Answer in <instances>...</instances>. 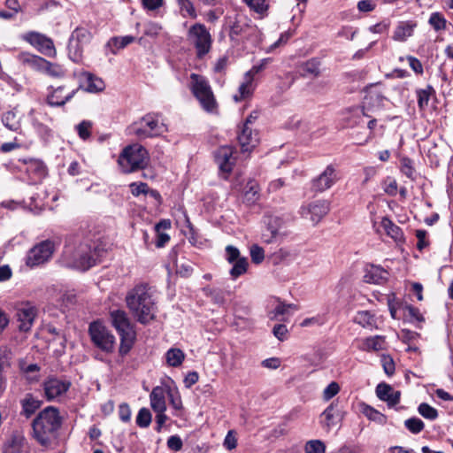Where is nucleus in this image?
<instances>
[{
	"mask_svg": "<svg viewBox=\"0 0 453 453\" xmlns=\"http://www.w3.org/2000/svg\"><path fill=\"white\" fill-rule=\"evenodd\" d=\"M418 411L423 418L429 420H434L438 417L437 410L426 403H422L418 405Z\"/></svg>",
	"mask_w": 453,
	"mask_h": 453,
	"instance_id": "nucleus-48",
	"label": "nucleus"
},
{
	"mask_svg": "<svg viewBox=\"0 0 453 453\" xmlns=\"http://www.w3.org/2000/svg\"><path fill=\"white\" fill-rule=\"evenodd\" d=\"M26 448V439L19 433L12 434L7 441L4 453H22Z\"/></svg>",
	"mask_w": 453,
	"mask_h": 453,
	"instance_id": "nucleus-30",
	"label": "nucleus"
},
{
	"mask_svg": "<svg viewBox=\"0 0 453 453\" xmlns=\"http://www.w3.org/2000/svg\"><path fill=\"white\" fill-rule=\"evenodd\" d=\"M354 322L369 330H372L377 327L374 315L368 311H358L354 318Z\"/></svg>",
	"mask_w": 453,
	"mask_h": 453,
	"instance_id": "nucleus-32",
	"label": "nucleus"
},
{
	"mask_svg": "<svg viewBox=\"0 0 453 453\" xmlns=\"http://www.w3.org/2000/svg\"><path fill=\"white\" fill-rule=\"evenodd\" d=\"M131 193L134 196H138L142 194L147 195L149 186L144 182H133L130 184Z\"/></svg>",
	"mask_w": 453,
	"mask_h": 453,
	"instance_id": "nucleus-61",
	"label": "nucleus"
},
{
	"mask_svg": "<svg viewBox=\"0 0 453 453\" xmlns=\"http://www.w3.org/2000/svg\"><path fill=\"white\" fill-rule=\"evenodd\" d=\"M20 369L22 372L25 374L26 379L29 383L38 381L40 377V367L36 364H30L27 365H23L20 366Z\"/></svg>",
	"mask_w": 453,
	"mask_h": 453,
	"instance_id": "nucleus-41",
	"label": "nucleus"
},
{
	"mask_svg": "<svg viewBox=\"0 0 453 453\" xmlns=\"http://www.w3.org/2000/svg\"><path fill=\"white\" fill-rule=\"evenodd\" d=\"M71 382L68 380L55 376L47 378L42 384L43 392L48 401L58 400L69 390Z\"/></svg>",
	"mask_w": 453,
	"mask_h": 453,
	"instance_id": "nucleus-13",
	"label": "nucleus"
},
{
	"mask_svg": "<svg viewBox=\"0 0 453 453\" xmlns=\"http://www.w3.org/2000/svg\"><path fill=\"white\" fill-rule=\"evenodd\" d=\"M338 180L336 169L329 165L317 178L312 180V188L316 192H324L332 188Z\"/></svg>",
	"mask_w": 453,
	"mask_h": 453,
	"instance_id": "nucleus-16",
	"label": "nucleus"
},
{
	"mask_svg": "<svg viewBox=\"0 0 453 453\" xmlns=\"http://www.w3.org/2000/svg\"><path fill=\"white\" fill-rule=\"evenodd\" d=\"M118 413L122 422L127 423L130 421L132 412L130 406L127 403H122L119 405Z\"/></svg>",
	"mask_w": 453,
	"mask_h": 453,
	"instance_id": "nucleus-57",
	"label": "nucleus"
},
{
	"mask_svg": "<svg viewBox=\"0 0 453 453\" xmlns=\"http://www.w3.org/2000/svg\"><path fill=\"white\" fill-rule=\"evenodd\" d=\"M16 318L19 322V330L28 332L37 317L38 310L35 304L30 302H22L17 303L15 307Z\"/></svg>",
	"mask_w": 453,
	"mask_h": 453,
	"instance_id": "nucleus-11",
	"label": "nucleus"
},
{
	"mask_svg": "<svg viewBox=\"0 0 453 453\" xmlns=\"http://www.w3.org/2000/svg\"><path fill=\"white\" fill-rule=\"evenodd\" d=\"M92 127V123L88 120H83L79 125L76 126V130L78 132L79 136L82 140H86L90 136V130Z\"/></svg>",
	"mask_w": 453,
	"mask_h": 453,
	"instance_id": "nucleus-55",
	"label": "nucleus"
},
{
	"mask_svg": "<svg viewBox=\"0 0 453 453\" xmlns=\"http://www.w3.org/2000/svg\"><path fill=\"white\" fill-rule=\"evenodd\" d=\"M433 93H434V89L430 85H427L426 88L417 90L418 106L420 111H424L427 107Z\"/></svg>",
	"mask_w": 453,
	"mask_h": 453,
	"instance_id": "nucleus-40",
	"label": "nucleus"
},
{
	"mask_svg": "<svg viewBox=\"0 0 453 453\" xmlns=\"http://www.w3.org/2000/svg\"><path fill=\"white\" fill-rule=\"evenodd\" d=\"M324 324H325L324 318L322 316L318 315L315 317L307 318V319H303L301 322L300 326L303 327L313 326H320Z\"/></svg>",
	"mask_w": 453,
	"mask_h": 453,
	"instance_id": "nucleus-62",
	"label": "nucleus"
},
{
	"mask_svg": "<svg viewBox=\"0 0 453 453\" xmlns=\"http://www.w3.org/2000/svg\"><path fill=\"white\" fill-rule=\"evenodd\" d=\"M250 257L253 263L260 264L265 258L264 250L257 245H252L250 248Z\"/></svg>",
	"mask_w": 453,
	"mask_h": 453,
	"instance_id": "nucleus-59",
	"label": "nucleus"
},
{
	"mask_svg": "<svg viewBox=\"0 0 453 453\" xmlns=\"http://www.w3.org/2000/svg\"><path fill=\"white\" fill-rule=\"evenodd\" d=\"M62 259L64 264L72 268L88 270L96 264L95 252L90 245L78 237L69 238L64 247Z\"/></svg>",
	"mask_w": 453,
	"mask_h": 453,
	"instance_id": "nucleus-3",
	"label": "nucleus"
},
{
	"mask_svg": "<svg viewBox=\"0 0 453 453\" xmlns=\"http://www.w3.org/2000/svg\"><path fill=\"white\" fill-rule=\"evenodd\" d=\"M376 395L380 400L387 402L389 407H392L399 403L401 392L395 390L388 384L380 383L376 387Z\"/></svg>",
	"mask_w": 453,
	"mask_h": 453,
	"instance_id": "nucleus-22",
	"label": "nucleus"
},
{
	"mask_svg": "<svg viewBox=\"0 0 453 453\" xmlns=\"http://www.w3.org/2000/svg\"><path fill=\"white\" fill-rule=\"evenodd\" d=\"M82 87L69 88L66 86L50 87L47 96V103L50 106H63L69 102Z\"/></svg>",
	"mask_w": 453,
	"mask_h": 453,
	"instance_id": "nucleus-15",
	"label": "nucleus"
},
{
	"mask_svg": "<svg viewBox=\"0 0 453 453\" xmlns=\"http://www.w3.org/2000/svg\"><path fill=\"white\" fill-rule=\"evenodd\" d=\"M260 188L254 180H249L243 191V202L248 205L254 204L260 198Z\"/></svg>",
	"mask_w": 453,
	"mask_h": 453,
	"instance_id": "nucleus-29",
	"label": "nucleus"
},
{
	"mask_svg": "<svg viewBox=\"0 0 453 453\" xmlns=\"http://www.w3.org/2000/svg\"><path fill=\"white\" fill-rule=\"evenodd\" d=\"M363 413L369 420L374 421L380 425H385L387 423V417L369 405L365 406Z\"/></svg>",
	"mask_w": 453,
	"mask_h": 453,
	"instance_id": "nucleus-42",
	"label": "nucleus"
},
{
	"mask_svg": "<svg viewBox=\"0 0 453 453\" xmlns=\"http://www.w3.org/2000/svg\"><path fill=\"white\" fill-rule=\"evenodd\" d=\"M365 117H370L366 112L364 107L354 108L351 109L349 112V115L345 118L348 127H354L357 126L362 125Z\"/></svg>",
	"mask_w": 453,
	"mask_h": 453,
	"instance_id": "nucleus-33",
	"label": "nucleus"
},
{
	"mask_svg": "<svg viewBox=\"0 0 453 453\" xmlns=\"http://www.w3.org/2000/svg\"><path fill=\"white\" fill-rule=\"evenodd\" d=\"M244 3L254 12L259 14L265 13L268 9L266 0H243Z\"/></svg>",
	"mask_w": 453,
	"mask_h": 453,
	"instance_id": "nucleus-53",
	"label": "nucleus"
},
{
	"mask_svg": "<svg viewBox=\"0 0 453 453\" xmlns=\"http://www.w3.org/2000/svg\"><path fill=\"white\" fill-rule=\"evenodd\" d=\"M126 303L139 323L147 325L156 319L157 301L148 284H138L130 289L126 296Z\"/></svg>",
	"mask_w": 453,
	"mask_h": 453,
	"instance_id": "nucleus-1",
	"label": "nucleus"
},
{
	"mask_svg": "<svg viewBox=\"0 0 453 453\" xmlns=\"http://www.w3.org/2000/svg\"><path fill=\"white\" fill-rule=\"evenodd\" d=\"M167 395L169 398L170 404L175 411L174 415L180 416V412L183 410L182 401L180 393L178 392V390L173 391L172 389H168Z\"/></svg>",
	"mask_w": 453,
	"mask_h": 453,
	"instance_id": "nucleus-43",
	"label": "nucleus"
},
{
	"mask_svg": "<svg viewBox=\"0 0 453 453\" xmlns=\"http://www.w3.org/2000/svg\"><path fill=\"white\" fill-rule=\"evenodd\" d=\"M250 119H247L243 124L242 129L238 135V141L242 152H250L258 143V134L250 127Z\"/></svg>",
	"mask_w": 453,
	"mask_h": 453,
	"instance_id": "nucleus-18",
	"label": "nucleus"
},
{
	"mask_svg": "<svg viewBox=\"0 0 453 453\" xmlns=\"http://www.w3.org/2000/svg\"><path fill=\"white\" fill-rule=\"evenodd\" d=\"M149 161L148 152L142 145L126 147L119 157L118 163L125 173L143 169Z\"/></svg>",
	"mask_w": 453,
	"mask_h": 453,
	"instance_id": "nucleus-6",
	"label": "nucleus"
},
{
	"mask_svg": "<svg viewBox=\"0 0 453 453\" xmlns=\"http://www.w3.org/2000/svg\"><path fill=\"white\" fill-rule=\"evenodd\" d=\"M180 12H186L183 16H188L192 19H196L197 13L193 3L190 0H176Z\"/></svg>",
	"mask_w": 453,
	"mask_h": 453,
	"instance_id": "nucleus-49",
	"label": "nucleus"
},
{
	"mask_svg": "<svg viewBox=\"0 0 453 453\" xmlns=\"http://www.w3.org/2000/svg\"><path fill=\"white\" fill-rule=\"evenodd\" d=\"M330 211V203L326 200H316L300 208V214L313 225L318 224Z\"/></svg>",
	"mask_w": 453,
	"mask_h": 453,
	"instance_id": "nucleus-12",
	"label": "nucleus"
},
{
	"mask_svg": "<svg viewBox=\"0 0 453 453\" xmlns=\"http://www.w3.org/2000/svg\"><path fill=\"white\" fill-rule=\"evenodd\" d=\"M25 40L34 46H36L44 54L50 55L55 50L51 39L37 32H29L25 35Z\"/></svg>",
	"mask_w": 453,
	"mask_h": 453,
	"instance_id": "nucleus-21",
	"label": "nucleus"
},
{
	"mask_svg": "<svg viewBox=\"0 0 453 453\" xmlns=\"http://www.w3.org/2000/svg\"><path fill=\"white\" fill-rule=\"evenodd\" d=\"M84 44L79 43L74 38H70L68 43L69 58L75 63H79L82 59Z\"/></svg>",
	"mask_w": 453,
	"mask_h": 453,
	"instance_id": "nucleus-37",
	"label": "nucleus"
},
{
	"mask_svg": "<svg viewBox=\"0 0 453 453\" xmlns=\"http://www.w3.org/2000/svg\"><path fill=\"white\" fill-rule=\"evenodd\" d=\"M134 40L135 38L132 35L115 36L107 42V46L111 49L112 54H117L118 50L124 49L128 44L134 42Z\"/></svg>",
	"mask_w": 453,
	"mask_h": 453,
	"instance_id": "nucleus-36",
	"label": "nucleus"
},
{
	"mask_svg": "<svg viewBox=\"0 0 453 453\" xmlns=\"http://www.w3.org/2000/svg\"><path fill=\"white\" fill-rule=\"evenodd\" d=\"M380 226L385 233L390 236L396 243H402L404 242V236L402 229L394 224L388 218H382Z\"/></svg>",
	"mask_w": 453,
	"mask_h": 453,
	"instance_id": "nucleus-27",
	"label": "nucleus"
},
{
	"mask_svg": "<svg viewBox=\"0 0 453 453\" xmlns=\"http://www.w3.org/2000/svg\"><path fill=\"white\" fill-rule=\"evenodd\" d=\"M385 337L375 335L365 338L358 345V349L363 351H379L385 349Z\"/></svg>",
	"mask_w": 453,
	"mask_h": 453,
	"instance_id": "nucleus-26",
	"label": "nucleus"
},
{
	"mask_svg": "<svg viewBox=\"0 0 453 453\" xmlns=\"http://www.w3.org/2000/svg\"><path fill=\"white\" fill-rule=\"evenodd\" d=\"M150 406L155 412H165V392L162 387H156L150 395Z\"/></svg>",
	"mask_w": 453,
	"mask_h": 453,
	"instance_id": "nucleus-24",
	"label": "nucleus"
},
{
	"mask_svg": "<svg viewBox=\"0 0 453 453\" xmlns=\"http://www.w3.org/2000/svg\"><path fill=\"white\" fill-rule=\"evenodd\" d=\"M56 250V243L51 240H44L31 248L26 257V265L31 268L47 263Z\"/></svg>",
	"mask_w": 453,
	"mask_h": 453,
	"instance_id": "nucleus-10",
	"label": "nucleus"
},
{
	"mask_svg": "<svg viewBox=\"0 0 453 453\" xmlns=\"http://www.w3.org/2000/svg\"><path fill=\"white\" fill-rule=\"evenodd\" d=\"M242 257L240 256L239 250L233 246V245H227L226 247V258L228 263L233 264L234 261H237V259H241Z\"/></svg>",
	"mask_w": 453,
	"mask_h": 453,
	"instance_id": "nucleus-60",
	"label": "nucleus"
},
{
	"mask_svg": "<svg viewBox=\"0 0 453 453\" xmlns=\"http://www.w3.org/2000/svg\"><path fill=\"white\" fill-rule=\"evenodd\" d=\"M12 353L7 346L0 347V373L11 366Z\"/></svg>",
	"mask_w": 453,
	"mask_h": 453,
	"instance_id": "nucleus-46",
	"label": "nucleus"
},
{
	"mask_svg": "<svg viewBox=\"0 0 453 453\" xmlns=\"http://www.w3.org/2000/svg\"><path fill=\"white\" fill-rule=\"evenodd\" d=\"M215 160L221 172L230 173L236 160L234 157V149L229 146L220 147L215 153Z\"/></svg>",
	"mask_w": 453,
	"mask_h": 453,
	"instance_id": "nucleus-19",
	"label": "nucleus"
},
{
	"mask_svg": "<svg viewBox=\"0 0 453 453\" xmlns=\"http://www.w3.org/2000/svg\"><path fill=\"white\" fill-rule=\"evenodd\" d=\"M273 335L280 342L287 339V334L288 330L287 326L283 324H278L273 326Z\"/></svg>",
	"mask_w": 453,
	"mask_h": 453,
	"instance_id": "nucleus-64",
	"label": "nucleus"
},
{
	"mask_svg": "<svg viewBox=\"0 0 453 453\" xmlns=\"http://www.w3.org/2000/svg\"><path fill=\"white\" fill-rule=\"evenodd\" d=\"M253 81H254V78L251 77L249 73H245L244 77H243V81L242 82V84L239 87L238 94H235L233 96V98L235 102H240L242 100H244L252 95V93L255 89V85H254Z\"/></svg>",
	"mask_w": 453,
	"mask_h": 453,
	"instance_id": "nucleus-28",
	"label": "nucleus"
},
{
	"mask_svg": "<svg viewBox=\"0 0 453 453\" xmlns=\"http://www.w3.org/2000/svg\"><path fill=\"white\" fill-rule=\"evenodd\" d=\"M42 402L32 394H26L20 400V414L26 418H30L41 407Z\"/></svg>",
	"mask_w": 453,
	"mask_h": 453,
	"instance_id": "nucleus-25",
	"label": "nucleus"
},
{
	"mask_svg": "<svg viewBox=\"0 0 453 453\" xmlns=\"http://www.w3.org/2000/svg\"><path fill=\"white\" fill-rule=\"evenodd\" d=\"M151 413L147 408H142L136 416V424L138 426L145 428L151 423Z\"/></svg>",
	"mask_w": 453,
	"mask_h": 453,
	"instance_id": "nucleus-52",
	"label": "nucleus"
},
{
	"mask_svg": "<svg viewBox=\"0 0 453 453\" xmlns=\"http://www.w3.org/2000/svg\"><path fill=\"white\" fill-rule=\"evenodd\" d=\"M167 447L173 451H179L182 449L183 442L179 435H172L167 440Z\"/></svg>",
	"mask_w": 453,
	"mask_h": 453,
	"instance_id": "nucleus-63",
	"label": "nucleus"
},
{
	"mask_svg": "<svg viewBox=\"0 0 453 453\" xmlns=\"http://www.w3.org/2000/svg\"><path fill=\"white\" fill-rule=\"evenodd\" d=\"M189 88L205 111L210 113L216 111L218 104L211 85L205 77L197 73H191Z\"/></svg>",
	"mask_w": 453,
	"mask_h": 453,
	"instance_id": "nucleus-5",
	"label": "nucleus"
},
{
	"mask_svg": "<svg viewBox=\"0 0 453 453\" xmlns=\"http://www.w3.org/2000/svg\"><path fill=\"white\" fill-rule=\"evenodd\" d=\"M185 353L179 348L169 349L165 355L166 364L171 367H179L182 365L185 359Z\"/></svg>",
	"mask_w": 453,
	"mask_h": 453,
	"instance_id": "nucleus-35",
	"label": "nucleus"
},
{
	"mask_svg": "<svg viewBox=\"0 0 453 453\" xmlns=\"http://www.w3.org/2000/svg\"><path fill=\"white\" fill-rule=\"evenodd\" d=\"M166 131L161 116L157 113H148L131 126V132L140 139L158 136Z\"/></svg>",
	"mask_w": 453,
	"mask_h": 453,
	"instance_id": "nucleus-7",
	"label": "nucleus"
},
{
	"mask_svg": "<svg viewBox=\"0 0 453 453\" xmlns=\"http://www.w3.org/2000/svg\"><path fill=\"white\" fill-rule=\"evenodd\" d=\"M415 27L416 25L412 23H401L395 30L394 39L401 42L405 41L412 35Z\"/></svg>",
	"mask_w": 453,
	"mask_h": 453,
	"instance_id": "nucleus-38",
	"label": "nucleus"
},
{
	"mask_svg": "<svg viewBox=\"0 0 453 453\" xmlns=\"http://www.w3.org/2000/svg\"><path fill=\"white\" fill-rule=\"evenodd\" d=\"M25 61L35 69L42 71L51 77L59 78L65 75V70L59 65L52 64L41 57L28 56Z\"/></svg>",
	"mask_w": 453,
	"mask_h": 453,
	"instance_id": "nucleus-17",
	"label": "nucleus"
},
{
	"mask_svg": "<svg viewBox=\"0 0 453 453\" xmlns=\"http://www.w3.org/2000/svg\"><path fill=\"white\" fill-rule=\"evenodd\" d=\"M405 427L412 434H418L420 433L424 427L425 424L424 422L418 418H411L404 421Z\"/></svg>",
	"mask_w": 453,
	"mask_h": 453,
	"instance_id": "nucleus-51",
	"label": "nucleus"
},
{
	"mask_svg": "<svg viewBox=\"0 0 453 453\" xmlns=\"http://www.w3.org/2000/svg\"><path fill=\"white\" fill-rule=\"evenodd\" d=\"M365 96L364 99V109L367 111H379L385 106L388 98L380 88V84H371L365 88Z\"/></svg>",
	"mask_w": 453,
	"mask_h": 453,
	"instance_id": "nucleus-14",
	"label": "nucleus"
},
{
	"mask_svg": "<svg viewBox=\"0 0 453 453\" xmlns=\"http://www.w3.org/2000/svg\"><path fill=\"white\" fill-rule=\"evenodd\" d=\"M320 63L316 58L310 59L306 61L302 68L303 71V75H311L313 77H318L320 74Z\"/></svg>",
	"mask_w": 453,
	"mask_h": 453,
	"instance_id": "nucleus-45",
	"label": "nucleus"
},
{
	"mask_svg": "<svg viewBox=\"0 0 453 453\" xmlns=\"http://www.w3.org/2000/svg\"><path fill=\"white\" fill-rule=\"evenodd\" d=\"M144 27V34L148 36H157L162 30L161 25L153 21L147 22Z\"/></svg>",
	"mask_w": 453,
	"mask_h": 453,
	"instance_id": "nucleus-58",
	"label": "nucleus"
},
{
	"mask_svg": "<svg viewBox=\"0 0 453 453\" xmlns=\"http://www.w3.org/2000/svg\"><path fill=\"white\" fill-rule=\"evenodd\" d=\"M267 225V230L270 232V236L266 237V234H264L263 237L265 238V242H272L273 239L283 234L281 232L283 221L279 217L270 218Z\"/></svg>",
	"mask_w": 453,
	"mask_h": 453,
	"instance_id": "nucleus-31",
	"label": "nucleus"
},
{
	"mask_svg": "<svg viewBox=\"0 0 453 453\" xmlns=\"http://www.w3.org/2000/svg\"><path fill=\"white\" fill-rule=\"evenodd\" d=\"M340 391V386L337 382L332 381L323 391V398L329 401L335 396Z\"/></svg>",
	"mask_w": 453,
	"mask_h": 453,
	"instance_id": "nucleus-56",
	"label": "nucleus"
},
{
	"mask_svg": "<svg viewBox=\"0 0 453 453\" xmlns=\"http://www.w3.org/2000/svg\"><path fill=\"white\" fill-rule=\"evenodd\" d=\"M248 260L246 257H242L241 259H237L233 263V267L230 270V275L233 279H236L239 276L244 274L248 269Z\"/></svg>",
	"mask_w": 453,
	"mask_h": 453,
	"instance_id": "nucleus-44",
	"label": "nucleus"
},
{
	"mask_svg": "<svg viewBox=\"0 0 453 453\" xmlns=\"http://www.w3.org/2000/svg\"><path fill=\"white\" fill-rule=\"evenodd\" d=\"M305 453H325L326 445L320 440L308 441L304 446Z\"/></svg>",
	"mask_w": 453,
	"mask_h": 453,
	"instance_id": "nucleus-50",
	"label": "nucleus"
},
{
	"mask_svg": "<svg viewBox=\"0 0 453 453\" xmlns=\"http://www.w3.org/2000/svg\"><path fill=\"white\" fill-rule=\"evenodd\" d=\"M428 23L433 27L435 31H441L446 29L447 21L440 12H433L430 15Z\"/></svg>",
	"mask_w": 453,
	"mask_h": 453,
	"instance_id": "nucleus-47",
	"label": "nucleus"
},
{
	"mask_svg": "<svg viewBox=\"0 0 453 453\" xmlns=\"http://www.w3.org/2000/svg\"><path fill=\"white\" fill-rule=\"evenodd\" d=\"M2 122L5 127L12 131L17 132L20 128L19 117L13 111L5 112L2 117Z\"/></svg>",
	"mask_w": 453,
	"mask_h": 453,
	"instance_id": "nucleus-39",
	"label": "nucleus"
},
{
	"mask_svg": "<svg viewBox=\"0 0 453 453\" xmlns=\"http://www.w3.org/2000/svg\"><path fill=\"white\" fill-rule=\"evenodd\" d=\"M187 40L196 49L197 58H203L211 50V35L202 23H195L188 27Z\"/></svg>",
	"mask_w": 453,
	"mask_h": 453,
	"instance_id": "nucleus-8",
	"label": "nucleus"
},
{
	"mask_svg": "<svg viewBox=\"0 0 453 453\" xmlns=\"http://www.w3.org/2000/svg\"><path fill=\"white\" fill-rule=\"evenodd\" d=\"M402 173L411 180L415 179V169L412 165V161L408 157H403L401 160Z\"/></svg>",
	"mask_w": 453,
	"mask_h": 453,
	"instance_id": "nucleus-54",
	"label": "nucleus"
},
{
	"mask_svg": "<svg viewBox=\"0 0 453 453\" xmlns=\"http://www.w3.org/2000/svg\"><path fill=\"white\" fill-rule=\"evenodd\" d=\"M81 76L87 82V87L85 88L86 91L89 93H96L104 90V82L102 79L96 77L92 73L87 72L82 73Z\"/></svg>",
	"mask_w": 453,
	"mask_h": 453,
	"instance_id": "nucleus-34",
	"label": "nucleus"
},
{
	"mask_svg": "<svg viewBox=\"0 0 453 453\" xmlns=\"http://www.w3.org/2000/svg\"><path fill=\"white\" fill-rule=\"evenodd\" d=\"M111 321L120 337L119 353L126 355L132 349L136 332L126 311L114 310L110 312Z\"/></svg>",
	"mask_w": 453,
	"mask_h": 453,
	"instance_id": "nucleus-4",
	"label": "nucleus"
},
{
	"mask_svg": "<svg viewBox=\"0 0 453 453\" xmlns=\"http://www.w3.org/2000/svg\"><path fill=\"white\" fill-rule=\"evenodd\" d=\"M88 333L93 344L106 353H111L115 348V336L101 322L89 325Z\"/></svg>",
	"mask_w": 453,
	"mask_h": 453,
	"instance_id": "nucleus-9",
	"label": "nucleus"
},
{
	"mask_svg": "<svg viewBox=\"0 0 453 453\" xmlns=\"http://www.w3.org/2000/svg\"><path fill=\"white\" fill-rule=\"evenodd\" d=\"M388 278V273L380 265L365 266L364 279L367 283L383 284Z\"/></svg>",
	"mask_w": 453,
	"mask_h": 453,
	"instance_id": "nucleus-23",
	"label": "nucleus"
},
{
	"mask_svg": "<svg viewBox=\"0 0 453 453\" xmlns=\"http://www.w3.org/2000/svg\"><path fill=\"white\" fill-rule=\"evenodd\" d=\"M63 418L58 408H44L33 420L34 437L42 446H50L57 438Z\"/></svg>",
	"mask_w": 453,
	"mask_h": 453,
	"instance_id": "nucleus-2",
	"label": "nucleus"
},
{
	"mask_svg": "<svg viewBox=\"0 0 453 453\" xmlns=\"http://www.w3.org/2000/svg\"><path fill=\"white\" fill-rule=\"evenodd\" d=\"M342 418L341 411L335 402L331 403L320 415V424L324 429L329 432Z\"/></svg>",
	"mask_w": 453,
	"mask_h": 453,
	"instance_id": "nucleus-20",
	"label": "nucleus"
}]
</instances>
